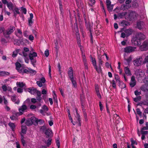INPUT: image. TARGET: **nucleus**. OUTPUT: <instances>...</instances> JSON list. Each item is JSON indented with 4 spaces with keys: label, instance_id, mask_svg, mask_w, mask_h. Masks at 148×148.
I'll return each instance as SVG.
<instances>
[{
    "label": "nucleus",
    "instance_id": "nucleus-1",
    "mask_svg": "<svg viewBox=\"0 0 148 148\" xmlns=\"http://www.w3.org/2000/svg\"><path fill=\"white\" fill-rule=\"evenodd\" d=\"M145 38V36L141 32L137 33L136 34L135 38L132 39V43L136 45H141L142 41Z\"/></svg>",
    "mask_w": 148,
    "mask_h": 148
},
{
    "label": "nucleus",
    "instance_id": "nucleus-2",
    "mask_svg": "<svg viewBox=\"0 0 148 148\" xmlns=\"http://www.w3.org/2000/svg\"><path fill=\"white\" fill-rule=\"evenodd\" d=\"M137 17L136 14L135 12H130L127 17H125V19H127L131 21L134 20Z\"/></svg>",
    "mask_w": 148,
    "mask_h": 148
},
{
    "label": "nucleus",
    "instance_id": "nucleus-3",
    "mask_svg": "<svg viewBox=\"0 0 148 148\" xmlns=\"http://www.w3.org/2000/svg\"><path fill=\"white\" fill-rule=\"evenodd\" d=\"M8 30L3 33L4 36L6 38L9 37V35L11 34L15 30V27L14 26H10Z\"/></svg>",
    "mask_w": 148,
    "mask_h": 148
},
{
    "label": "nucleus",
    "instance_id": "nucleus-4",
    "mask_svg": "<svg viewBox=\"0 0 148 148\" xmlns=\"http://www.w3.org/2000/svg\"><path fill=\"white\" fill-rule=\"evenodd\" d=\"M28 109L27 106L25 104H23V105L19 107L18 110L19 112V115H22L25 112H26L28 110Z\"/></svg>",
    "mask_w": 148,
    "mask_h": 148
},
{
    "label": "nucleus",
    "instance_id": "nucleus-5",
    "mask_svg": "<svg viewBox=\"0 0 148 148\" xmlns=\"http://www.w3.org/2000/svg\"><path fill=\"white\" fill-rule=\"evenodd\" d=\"M143 59L141 57H139L133 61L134 65L136 66H140L142 63Z\"/></svg>",
    "mask_w": 148,
    "mask_h": 148
},
{
    "label": "nucleus",
    "instance_id": "nucleus-6",
    "mask_svg": "<svg viewBox=\"0 0 148 148\" xmlns=\"http://www.w3.org/2000/svg\"><path fill=\"white\" fill-rule=\"evenodd\" d=\"M136 49V48L134 47L127 46L124 48V51L127 53H130L134 51Z\"/></svg>",
    "mask_w": 148,
    "mask_h": 148
},
{
    "label": "nucleus",
    "instance_id": "nucleus-7",
    "mask_svg": "<svg viewBox=\"0 0 148 148\" xmlns=\"http://www.w3.org/2000/svg\"><path fill=\"white\" fill-rule=\"evenodd\" d=\"M140 50L141 51H145L148 49V43L146 41H144L140 47Z\"/></svg>",
    "mask_w": 148,
    "mask_h": 148
},
{
    "label": "nucleus",
    "instance_id": "nucleus-8",
    "mask_svg": "<svg viewBox=\"0 0 148 148\" xmlns=\"http://www.w3.org/2000/svg\"><path fill=\"white\" fill-rule=\"evenodd\" d=\"M11 100L13 102H14L15 104H18L20 103V100L15 94L11 96Z\"/></svg>",
    "mask_w": 148,
    "mask_h": 148
},
{
    "label": "nucleus",
    "instance_id": "nucleus-9",
    "mask_svg": "<svg viewBox=\"0 0 148 148\" xmlns=\"http://www.w3.org/2000/svg\"><path fill=\"white\" fill-rule=\"evenodd\" d=\"M27 91L31 94L34 95L36 94L38 90L33 87H30L27 88Z\"/></svg>",
    "mask_w": 148,
    "mask_h": 148
},
{
    "label": "nucleus",
    "instance_id": "nucleus-10",
    "mask_svg": "<svg viewBox=\"0 0 148 148\" xmlns=\"http://www.w3.org/2000/svg\"><path fill=\"white\" fill-rule=\"evenodd\" d=\"M75 111L76 113V115H75L76 118L77 119V121L78 122V125L79 126H81V119L80 118V116L79 113L77 112V109L75 108Z\"/></svg>",
    "mask_w": 148,
    "mask_h": 148
},
{
    "label": "nucleus",
    "instance_id": "nucleus-11",
    "mask_svg": "<svg viewBox=\"0 0 148 148\" xmlns=\"http://www.w3.org/2000/svg\"><path fill=\"white\" fill-rule=\"evenodd\" d=\"M104 58V55H101V54H98L97 56V59L98 60L99 64H103V59Z\"/></svg>",
    "mask_w": 148,
    "mask_h": 148
},
{
    "label": "nucleus",
    "instance_id": "nucleus-12",
    "mask_svg": "<svg viewBox=\"0 0 148 148\" xmlns=\"http://www.w3.org/2000/svg\"><path fill=\"white\" fill-rule=\"evenodd\" d=\"M16 69L18 71V72L20 73L22 72L21 69L23 68L21 64L18 62H16L15 63Z\"/></svg>",
    "mask_w": 148,
    "mask_h": 148
},
{
    "label": "nucleus",
    "instance_id": "nucleus-13",
    "mask_svg": "<svg viewBox=\"0 0 148 148\" xmlns=\"http://www.w3.org/2000/svg\"><path fill=\"white\" fill-rule=\"evenodd\" d=\"M145 23L143 21H139L137 23V27L140 29L143 28L144 27Z\"/></svg>",
    "mask_w": 148,
    "mask_h": 148
},
{
    "label": "nucleus",
    "instance_id": "nucleus-14",
    "mask_svg": "<svg viewBox=\"0 0 148 148\" xmlns=\"http://www.w3.org/2000/svg\"><path fill=\"white\" fill-rule=\"evenodd\" d=\"M30 119L32 121V124H33L35 126H37L38 125V119L37 118L34 116H32Z\"/></svg>",
    "mask_w": 148,
    "mask_h": 148
},
{
    "label": "nucleus",
    "instance_id": "nucleus-15",
    "mask_svg": "<svg viewBox=\"0 0 148 148\" xmlns=\"http://www.w3.org/2000/svg\"><path fill=\"white\" fill-rule=\"evenodd\" d=\"M74 30L76 32L75 35L76 36H79V29L77 23L76 22L74 24Z\"/></svg>",
    "mask_w": 148,
    "mask_h": 148
},
{
    "label": "nucleus",
    "instance_id": "nucleus-16",
    "mask_svg": "<svg viewBox=\"0 0 148 148\" xmlns=\"http://www.w3.org/2000/svg\"><path fill=\"white\" fill-rule=\"evenodd\" d=\"M95 90L96 92L97 95L99 99H101V96L99 92V87L98 84H95Z\"/></svg>",
    "mask_w": 148,
    "mask_h": 148
},
{
    "label": "nucleus",
    "instance_id": "nucleus-17",
    "mask_svg": "<svg viewBox=\"0 0 148 148\" xmlns=\"http://www.w3.org/2000/svg\"><path fill=\"white\" fill-rule=\"evenodd\" d=\"M127 14V12H122L119 13L118 14V18L119 19L122 18L124 16H125Z\"/></svg>",
    "mask_w": 148,
    "mask_h": 148
},
{
    "label": "nucleus",
    "instance_id": "nucleus-18",
    "mask_svg": "<svg viewBox=\"0 0 148 148\" xmlns=\"http://www.w3.org/2000/svg\"><path fill=\"white\" fill-rule=\"evenodd\" d=\"M86 28L90 32H92V25L91 24L90 22H88L85 24Z\"/></svg>",
    "mask_w": 148,
    "mask_h": 148
},
{
    "label": "nucleus",
    "instance_id": "nucleus-19",
    "mask_svg": "<svg viewBox=\"0 0 148 148\" xmlns=\"http://www.w3.org/2000/svg\"><path fill=\"white\" fill-rule=\"evenodd\" d=\"M69 70L68 72V76L70 79L74 78L73 74V70L72 67H70L69 68Z\"/></svg>",
    "mask_w": 148,
    "mask_h": 148
},
{
    "label": "nucleus",
    "instance_id": "nucleus-20",
    "mask_svg": "<svg viewBox=\"0 0 148 148\" xmlns=\"http://www.w3.org/2000/svg\"><path fill=\"white\" fill-rule=\"evenodd\" d=\"M90 57L93 66L94 68H96V62L95 58H93L91 55H90Z\"/></svg>",
    "mask_w": 148,
    "mask_h": 148
},
{
    "label": "nucleus",
    "instance_id": "nucleus-21",
    "mask_svg": "<svg viewBox=\"0 0 148 148\" xmlns=\"http://www.w3.org/2000/svg\"><path fill=\"white\" fill-rule=\"evenodd\" d=\"M36 94H37V96L36 97V99L39 102H40L42 99V98L41 97V92L40 91L38 90L37 91Z\"/></svg>",
    "mask_w": 148,
    "mask_h": 148
},
{
    "label": "nucleus",
    "instance_id": "nucleus-22",
    "mask_svg": "<svg viewBox=\"0 0 148 148\" xmlns=\"http://www.w3.org/2000/svg\"><path fill=\"white\" fill-rule=\"evenodd\" d=\"M37 54L35 52H33L32 53H30L29 54V57L30 60L31 58H36V57L37 56Z\"/></svg>",
    "mask_w": 148,
    "mask_h": 148
},
{
    "label": "nucleus",
    "instance_id": "nucleus-23",
    "mask_svg": "<svg viewBox=\"0 0 148 148\" xmlns=\"http://www.w3.org/2000/svg\"><path fill=\"white\" fill-rule=\"evenodd\" d=\"M141 90L143 91H147L148 90V85L144 84L141 86Z\"/></svg>",
    "mask_w": 148,
    "mask_h": 148
},
{
    "label": "nucleus",
    "instance_id": "nucleus-24",
    "mask_svg": "<svg viewBox=\"0 0 148 148\" xmlns=\"http://www.w3.org/2000/svg\"><path fill=\"white\" fill-rule=\"evenodd\" d=\"M10 73L5 71H0V77L6 76L8 75Z\"/></svg>",
    "mask_w": 148,
    "mask_h": 148
},
{
    "label": "nucleus",
    "instance_id": "nucleus-25",
    "mask_svg": "<svg viewBox=\"0 0 148 148\" xmlns=\"http://www.w3.org/2000/svg\"><path fill=\"white\" fill-rule=\"evenodd\" d=\"M7 6L8 8L10 10H12L13 9L14 5L12 2H9L8 3H7Z\"/></svg>",
    "mask_w": 148,
    "mask_h": 148
},
{
    "label": "nucleus",
    "instance_id": "nucleus-26",
    "mask_svg": "<svg viewBox=\"0 0 148 148\" xmlns=\"http://www.w3.org/2000/svg\"><path fill=\"white\" fill-rule=\"evenodd\" d=\"M76 39H77V43L79 46V47H80L81 51H82V46L81 45V40L80 38V36H76Z\"/></svg>",
    "mask_w": 148,
    "mask_h": 148
},
{
    "label": "nucleus",
    "instance_id": "nucleus-27",
    "mask_svg": "<svg viewBox=\"0 0 148 148\" xmlns=\"http://www.w3.org/2000/svg\"><path fill=\"white\" fill-rule=\"evenodd\" d=\"M124 70L126 74L128 75H130L131 74L130 71L127 67H125L124 68Z\"/></svg>",
    "mask_w": 148,
    "mask_h": 148
},
{
    "label": "nucleus",
    "instance_id": "nucleus-28",
    "mask_svg": "<svg viewBox=\"0 0 148 148\" xmlns=\"http://www.w3.org/2000/svg\"><path fill=\"white\" fill-rule=\"evenodd\" d=\"M45 134L47 136L46 137L47 138H48L49 137H51V132L50 131L49 129L46 130L45 132Z\"/></svg>",
    "mask_w": 148,
    "mask_h": 148
},
{
    "label": "nucleus",
    "instance_id": "nucleus-29",
    "mask_svg": "<svg viewBox=\"0 0 148 148\" xmlns=\"http://www.w3.org/2000/svg\"><path fill=\"white\" fill-rule=\"evenodd\" d=\"M25 123L26 125L28 126H30L32 125V121L30 118L27 119L25 121Z\"/></svg>",
    "mask_w": 148,
    "mask_h": 148
},
{
    "label": "nucleus",
    "instance_id": "nucleus-30",
    "mask_svg": "<svg viewBox=\"0 0 148 148\" xmlns=\"http://www.w3.org/2000/svg\"><path fill=\"white\" fill-rule=\"evenodd\" d=\"M8 125L10 127V128L12 130V131H14V129L16 127L14 124L13 123L10 122L8 123Z\"/></svg>",
    "mask_w": 148,
    "mask_h": 148
},
{
    "label": "nucleus",
    "instance_id": "nucleus-31",
    "mask_svg": "<svg viewBox=\"0 0 148 148\" xmlns=\"http://www.w3.org/2000/svg\"><path fill=\"white\" fill-rule=\"evenodd\" d=\"M133 32V30L130 28L127 29L125 31V33L128 36H130L131 35Z\"/></svg>",
    "mask_w": 148,
    "mask_h": 148
},
{
    "label": "nucleus",
    "instance_id": "nucleus-32",
    "mask_svg": "<svg viewBox=\"0 0 148 148\" xmlns=\"http://www.w3.org/2000/svg\"><path fill=\"white\" fill-rule=\"evenodd\" d=\"M71 80L72 83L73 85L74 88H76L77 87V83L76 81L74 79V78H72L70 79Z\"/></svg>",
    "mask_w": 148,
    "mask_h": 148
},
{
    "label": "nucleus",
    "instance_id": "nucleus-33",
    "mask_svg": "<svg viewBox=\"0 0 148 148\" xmlns=\"http://www.w3.org/2000/svg\"><path fill=\"white\" fill-rule=\"evenodd\" d=\"M143 64H147L146 66L147 69V71L148 72V56H146L145 58V59L143 60Z\"/></svg>",
    "mask_w": 148,
    "mask_h": 148
},
{
    "label": "nucleus",
    "instance_id": "nucleus-34",
    "mask_svg": "<svg viewBox=\"0 0 148 148\" xmlns=\"http://www.w3.org/2000/svg\"><path fill=\"white\" fill-rule=\"evenodd\" d=\"M19 49H17L13 52V54L12 56L13 58H15L16 56L17 55L18 53L19 52Z\"/></svg>",
    "mask_w": 148,
    "mask_h": 148
},
{
    "label": "nucleus",
    "instance_id": "nucleus-35",
    "mask_svg": "<svg viewBox=\"0 0 148 148\" xmlns=\"http://www.w3.org/2000/svg\"><path fill=\"white\" fill-rule=\"evenodd\" d=\"M102 65V64H99V66L98 67H97V66L96 65V67L94 68L98 73H100L101 71V65Z\"/></svg>",
    "mask_w": 148,
    "mask_h": 148
},
{
    "label": "nucleus",
    "instance_id": "nucleus-36",
    "mask_svg": "<svg viewBox=\"0 0 148 148\" xmlns=\"http://www.w3.org/2000/svg\"><path fill=\"white\" fill-rule=\"evenodd\" d=\"M120 23L123 26L125 27L127 26L129 23L126 21L123 20Z\"/></svg>",
    "mask_w": 148,
    "mask_h": 148
},
{
    "label": "nucleus",
    "instance_id": "nucleus-37",
    "mask_svg": "<svg viewBox=\"0 0 148 148\" xmlns=\"http://www.w3.org/2000/svg\"><path fill=\"white\" fill-rule=\"evenodd\" d=\"M27 131V128L25 126H22L21 128V132L24 134L26 133Z\"/></svg>",
    "mask_w": 148,
    "mask_h": 148
},
{
    "label": "nucleus",
    "instance_id": "nucleus-38",
    "mask_svg": "<svg viewBox=\"0 0 148 148\" xmlns=\"http://www.w3.org/2000/svg\"><path fill=\"white\" fill-rule=\"evenodd\" d=\"M115 79L116 82L118 83H120V78L119 75L118 74H115L114 75Z\"/></svg>",
    "mask_w": 148,
    "mask_h": 148
},
{
    "label": "nucleus",
    "instance_id": "nucleus-39",
    "mask_svg": "<svg viewBox=\"0 0 148 148\" xmlns=\"http://www.w3.org/2000/svg\"><path fill=\"white\" fill-rule=\"evenodd\" d=\"M141 99V97L140 96H139L136 97H135L134 98V101L136 102H137L138 101H140Z\"/></svg>",
    "mask_w": 148,
    "mask_h": 148
},
{
    "label": "nucleus",
    "instance_id": "nucleus-40",
    "mask_svg": "<svg viewBox=\"0 0 148 148\" xmlns=\"http://www.w3.org/2000/svg\"><path fill=\"white\" fill-rule=\"evenodd\" d=\"M108 10L109 11H112L113 10V5H110L107 6Z\"/></svg>",
    "mask_w": 148,
    "mask_h": 148
},
{
    "label": "nucleus",
    "instance_id": "nucleus-41",
    "mask_svg": "<svg viewBox=\"0 0 148 148\" xmlns=\"http://www.w3.org/2000/svg\"><path fill=\"white\" fill-rule=\"evenodd\" d=\"M119 86L121 88H124L125 87L126 85L123 82H120V83H119Z\"/></svg>",
    "mask_w": 148,
    "mask_h": 148
},
{
    "label": "nucleus",
    "instance_id": "nucleus-42",
    "mask_svg": "<svg viewBox=\"0 0 148 148\" xmlns=\"http://www.w3.org/2000/svg\"><path fill=\"white\" fill-rule=\"evenodd\" d=\"M142 72V71H141L140 70H136L135 72V75H136L138 77H140V73H141Z\"/></svg>",
    "mask_w": 148,
    "mask_h": 148
},
{
    "label": "nucleus",
    "instance_id": "nucleus-43",
    "mask_svg": "<svg viewBox=\"0 0 148 148\" xmlns=\"http://www.w3.org/2000/svg\"><path fill=\"white\" fill-rule=\"evenodd\" d=\"M53 93L54 95H53V99L54 100V101L55 102H56L57 103H58V100H57V96L56 95V94L55 92L54 91H53Z\"/></svg>",
    "mask_w": 148,
    "mask_h": 148
},
{
    "label": "nucleus",
    "instance_id": "nucleus-44",
    "mask_svg": "<svg viewBox=\"0 0 148 148\" xmlns=\"http://www.w3.org/2000/svg\"><path fill=\"white\" fill-rule=\"evenodd\" d=\"M30 60L31 64L33 65H34L35 64L36 62V58L34 59V58H31Z\"/></svg>",
    "mask_w": 148,
    "mask_h": 148
},
{
    "label": "nucleus",
    "instance_id": "nucleus-45",
    "mask_svg": "<svg viewBox=\"0 0 148 148\" xmlns=\"http://www.w3.org/2000/svg\"><path fill=\"white\" fill-rule=\"evenodd\" d=\"M40 131H42L43 132H44L45 131V132L46 130H47L46 127L45 125H43L42 126H40Z\"/></svg>",
    "mask_w": 148,
    "mask_h": 148
},
{
    "label": "nucleus",
    "instance_id": "nucleus-46",
    "mask_svg": "<svg viewBox=\"0 0 148 148\" xmlns=\"http://www.w3.org/2000/svg\"><path fill=\"white\" fill-rule=\"evenodd\" d=\"M22 72L21 73H29V70H27V69H23V68L22 69H21Z\"/></svg>",
    "mask_w": 148,
    "mask_h": 148
},
{
    "label": "nucleus",
    "instance_id": "nucleus-47",
    "mask_svg": "<svg viewBox=\"0 0 148 148\" xmlns=\"http://www.w3.org/2000/svg\"><path fill=\"white\" fill-rule=\"evenodd\" d=\"M16 84L18 86L21 88H23L25 85V84H24L23 82H17Z\"/></svg>",
    "mask_w": 148,
    "mask_h": 148
},
{
    "label": "nucleus",
    "instance_id": "nucleus-48",
    "mask_svg": "<svg viewBox=\"0 0 148 148\" xmlns=\"http://www.w3.org/2000/svg\"><path fill=\"white\" fill-rule=\"evenodd\" d=\"M12 10L13 12V13H15L16 14H20V12L19 11V9L18 8L16 7Z\"/></svg>",
    "mask_w": 148,
    "mask_h": 148
},
{
    "label": "nucleus",
    "instance_id": "nucleus-49",
    "mask_svg": "<svg viewBox=\"0 0 148 148\" xmlns=\"http://www.w3.org/2000/svg\"><path fill=\"white\" fill-rule=\"evenodd\" d=\"M59 9L60 11V14H62V16L63 15V14H64V12H63V9L62 8V5H59Z\"/></svg>",
    "mask_w": 148,
    "mask_h": 148
},
{
    "label": "nucleus",
    "instance_id": "nucleus-50",
    "mask_svg": "<svg viewBox=\"0 0 148 148\" xmlns=\"http://www.w3.org/2000/svg\"><path fill=\"white\" fill-rule=\"evenodd\" d=\"M143 81L145 84L148 85V77H145L144 79H143Z\"/></svg>",
    "mask_w": 148,
    "mask_h": 148
},
{
    "label": "nucleus",
    "instance_id": "nucleus-51",
    "mask_svg": "<svg viewBox=\"0 0 148 148\" xmlns=\"http://www.w3.org/2000/svg\"><path fill=\"white\" fill-rule=\"evenodd\" d=\"M131 146L134 145V144L136 145H137V142L135 140H134L132 138L131 139Z\"/></svg>",
    "mask_w": 148,
    "mask_h": 148
},
{
    "label": "nucleus",
    "instance_id": "nucleus-52",
    "mask_svg": "<svg viewBox=\"0 0 148 148\" xmlns=\"http://www.w3.org/2000/svg\"><path fill=\"white\" fill-rule=\"evenodd\" d=\"M44 122V120H42L41 119H38L37 120V123L38 124V123H39V124L40 125H41L43 124Z\"/></svg>",
    "mask_w": 148,
    "mask_h": 148
},
{
    "label": "nucleus",
    "instance_id": "nucleus-53",
    "mask_svg": "<svg viewBox=\"0 0 148 148\" xmlns=\"http://www.w3.org/2000/svg\"><path fill=\"white\" fill-rule=\"evenodd\" d=\"M134 94L136 97H138L141 94V92H139L138 90H136L134 91Z\"/></svg>",
    "mask_w": 148,
    "mask_h": 148
},
{
    "label": "nucleus",
    "instance_id": "nucleus-54",
    "mask_svg": "<svg viewBox=\"0 0 148 148\" xmlns=\"http://www.w3.org/2000/svg\"><path fill=\"white\" fill-rule=\"evenodd\" d=\"M130 85L131 87H134L136 85V82H131L130 84Z\"/></svg>",
    "mask_w": 148,
    "mask_h": 148
},
{
    "label": "nucleus",
    "instance_id": "nucleus-55",
    "mask_svg": "<svg viewBox=\"0 0 148 148\" xmlns=\"http://www.w3.org/2000/svg\"><path fill=\"white\" fill-rule=\"evenodd\" d=\"M125 60L127 61L128 64L130 63L131 61L132 60V58L131 56H130L127 59H126Z\"/></svg>",
    "mask_w": 148,
    "mask_h": 148
},
{
    "label": "nucleus",
    "instance_id": "nucleus-56",
    "mask_svg": "<svg viewBox=\"0 0 148 148\" xmlns=\"http://www.w3.org/2000/svg\"><path fill=\"white\" fill-rule=\"evenodd\" d=\"M136 111L138 114L140 116L142 115V112L139 108H137L136 109Z\"/></svg>",
    "mask_w": 148,
    "mask_h": 148
},
{
    "label": "nucleus",
    "instance_id": "nucleus-57",
    "mask_svg": "<svg viewBox=\"0 0 148 148\" xmlns=\"http://www.w3.org/2000/svg\"><path fill=\"white\" fill-rule=\"evenodd\" d=\"M28 22L29 26L30 27L32 26V24L33 23V22L32 21V19H28Z\"/></svg>",
    "mask_w": 148,
    "mask_h": 148
},
{
    "label": "nucleus",
    "instance_id": "nucleus-58",
    "mask_svg": "<svg viewBox=\"0 0 148 148\" xmlns=\"http://www.w3.org/2000/svg\"><path fill=\"white\" fill-rule=\"evenodd\" d=\"M52 139L50 138L48 139L47 141V146H49L51 144Z\"/></svg>",
    "mask_w": 148,
    "mask_h": 148
},
{
    "label": "nucleus",
    "instance_id": "nucleus-59",
    "mask_svg": "<svg viewBox=\"0 0 148 148\" xmlns=\"http://www.w3.org/2000/svg\"><path fill=\"white\" fill-rule=\"evenodd\" d=\"M99 103L100 110L101 111H102V110H103V107L101 101H99Z\"/></svg>",
    "mask_w": 148,
    "mask_h": 148
},
{
    "label": "nucleus",
    "instance_id": "nucleus-60",
    "mask_svg": "<svg viewBox=\"0 0 148 148\" xmlns=\"http://www.w3.org/2000/svg\"><path fill=\"white\" fill-rule=\"evenodd\" d=\"M1 41L2 44H5L7 42L6 40L4 38H1Z\"/></svg>",
    "mask_w": 148,
    "mask_h": 148
},
{
    "label": "nucleus",
    "instance_id": "nucleus-61",
    "mask_svg": "<svg viewBox=\"0 0 148 148\" xmlns=\"http://www.w3.org/2000/svg\"><path fill=\"white\" fill-rule=\"evenodd\" d=\"M148 133V131H144L141 130V133L142 135L147 134Z\"/></svg>",
    "mask_w": 148,
    "mask_h": 148
},
{
    "label": "nucleus",
    "instance_id": "nucleus-62",
    "mask_svg": "<svg viewBox=\"0 0 148 148\" xmlns=\"http://www.w3.org/2000/svg\"><path fill=\"white\" fill-rule=\"evenodd\" d=\"M42 109L45 111H47L48 110V108L46 105H44L42 107Z\"/></svg>",
    "mask_w": 148,
    "mask_h": 148
},
{
    "label": "nucleus",
    "instance_id": "nucleus-63",
    "mask_svg": "<svg viewBox=\"0 0 148 148\" xmlns=\"http://www.w3.org/2000/svg\"><path fill=\"white\" fill-rule=\"evenodd\" d=\"M49 54V51L48 49H46L45 51V56L47 57Z\"/></svg>",
    "mask_w": 148,
    "mask_h": 148
},
{
    "label": "nucleus",
    "instance_id": "nucleus-64",
    "mask_svg": "<svg viewBox=\"0 0 148 148\" xmlns=\"http://www.w3.org/2000/svg\"><path fill=\"white\" fill-rule=\"evenodd\" d=\"M2 88L4 91H6L7 90V86L5 85L2 86Z\"/></svg>",
    "mask_w": 148,
    "mask_h": 148
}]
</instances>
